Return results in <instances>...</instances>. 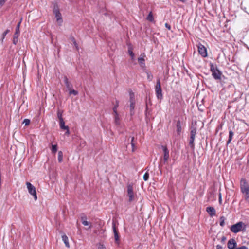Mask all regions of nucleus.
<instances>
[{"label":"nucleus","mask_w":249,"mask_h":249,"mask_svg":"<svg viewBox=\"0 0 249 249\" xmlns=\"http://www.w3.org/2000/svg\"><path fill=\"white\" fill-rule=\"evenodd\" d=\"M71 41H72V42L73 43V45L74 46H76L77 44H76V41H75V39L73 37H71Z\"/></svg>","instance_id":"39"},{"label":"nucleus","mask_w":249,"mask_h":249,"mask_svg":"<svg viewBox=\"0 0 249 249\" xmlns=\"http://www.w3.org/2000/svg\"><path fill=\"white\" fill-rule=\"evenodd\" d=\"M59 126L60 128L61 129L65 130V129H68V126L65 125V122L63 120L59 121Z\"/></svg>","instance_id":"20"},{"label":"nucleus","mask_w":249,"mask_h":249,"mask_svg":"<svg viewBox=\"0 0 249 249\" xmlns=\"http://www.w3.org/2000/svg\"><path fill=\"white\" fill-rule=\"evenodd\" d=\"M162 149L164 152L163 159H161L159 164V168L160 170V174H161V168L163 165L166 163L169 158V152L166 146H162Z\"/></svg>","instance_id":"2"},{"label":"nucleus","mask_w":249,"mask_h":249,"mask_svg":"<svg viewBox=\"0 0 249 249\" xmlns=\"http://www.w3.org/2000/svg\"><path fill=\"white\" fill-rule=\"evenodd\" d=\"M246 226L243 222H239L235 224L232 225L230 228L231 231L236 233L239 231H245Z\"/></svg>","instance_id":"1"},{"label":"nucleus","mask_w":249,"mask_h":249,"mask_svg":"<svg viewBox=\"0 0 249 249\" xmlns=\"http://www.w3.org/2000/svg\"><path fill=\"white\" fill-rule=\"evenodd\" d=\"M114 123L117 126L120 125V118L119 114L114 115Z\"/></svg>","instance_id":"17"},{"label":"nucleus","mask_w":249,"mask_h":249,"mask_svg":"<svg viewBox=\"0 0 249 249\" xmlns=\"http://www.w3.org/2000/svg\"><path fill=\"white\" fill-rule=\"evenodd\" d=\"M188 249H193V248L191 247H190Z\"/></svg>","instance_id":"51"},{"label":"nucleus","mask_w":249,"mask_h":249,"mask_svg":"<svg viewBox=\"0 0 249 249\" xmlns=\"http://www.w3.org/2000/svg\"><path fill=\"white\" fill-rule=\"evenodd\" d=\"M224 221H225V218L223 216H221L220 217V225L221 226H224V223H225Z\"/></svg>","instance_id":"34"},{"label":"nucleus","mask_w":249,"mask_h":249,"mask_svg":"<svg viewBox=\"0 0 249 249\" xmlns=\"http://www.w3.org/2000/svg\"><path fill=\"white\" fill-rule=\"evenodd\" d=\"M118 106H119L118 102L116 101V105L113 108L114 115L118 114V113L117 112V108Z\"/></svg>","instance_id":"26"},{"label":"nucleus","mask_w":249,"mask_h":249,"mask_svg":"<svg viewBox=\"0 0 249 249\" xmlns=\"http://www.w3.org/2000/svg\"><path fill=\"white\" fill-rule=\"evenodd\" d=\"M20 23H21V21H20V22L18 24V25H17V27H16V29H18V30H19V27H20Z\"/></svg>","instance_id":"46"},{"label":"nucleus","mask_w":249,"mask_h":249,"mask_svg":"<svg viewBox=\"0 0 249 249\" xmlns=\"http://www.w3.org/2000/svg\"><path fill=\"white\" fill-rule=\"evenodd\" d=\"M237 243L235 240L233 239H230L227 243V247L229 249H236Z\"/></svg>","instance_id":"12"},{"label":"nucleus","mask_w":249,"mask_h":249,"mask_svg":"<svg viewBox=\"0 0 249 249\" xmlns=\"http://www.w3.org/2000/svg\"><path fill=\"white\" fill-rule=\"evenodd\" d=\"M236 249H248V248L245 246H242L240 247L236 248Z\"/></svg>","instance_id":"43"},{"label":"nucleus","mask_w":249,"mask_h":249,"mask_svg":"<svg viewBox=\"0 0 249 249\" xmlns=\"http://www.w3.org/2000/svg\"><path fill=\"white\" fill-rule=\"evenodd\" d=\"M7 0H0V7H1Z\"/></svg>","instance_id":"38"},{"label":"nucleus","mask_w":249,"mask_h":249,"mask_svg":"<svg viewBox=\"0 0 249 249\" xmlns=\"http://www.w3.org/2000/svg\"><path fill=\"white\" fill-rule=\"evenodd\" d=\"M165 27H166L168 30H170V29H171V26H170V25L169 24H168V23H165Z\"/></svg>","instance_id":"44"},{"label":"nucleus","mask_w":249,"mask_h":249,"mask_svg":"<svg viewBox=\"0 0 249 249\" xmlns=\"http://www.w3.org/2000/svg\"><path fill=\"white\" fill-rule=\"evenodd\" d=\"M127 196L129 202L134 200L136 195L134 193L133 185L132 183H128L127 185Z\"/></svg>","instance_id":"3"},{"label":"nucleus","mask_w":249,"mask_h":249,"mask_svg":"<svg viewBox=\"0 0 249 249\" xmlns=\"http://www.w3.org/2000/svg\"><path fill=\"white\" fill-rule=\"evenodd\" d=\"M112 229H113V231L115 242L116 243H119V240H120V236L119 235L118 231L116 227V224L114 222H113V223H112Z\"/></svg>","instance_id":"11"},{"label":"nucleus","mask_w":249,"mask_h":249,"mask_svg":"<svg viewBox=\"0 0 249 249\" xmlns=\"http://www.w3.org/2000/svg\"><path fill=\"white\" fill-rule=\"evenodd\" d=\"M30 122V120L25 119L24 120L23 123L25 124V125H28L29 124Z\"/></svg>","instance_id":"37"},{"label":"nucleus","mask_w":249,"mask_h":249,"mask_svg":"<svg viewBox=\"0 0 249 249\" xmlns=\"http://www.w3.org/2000/svg\"><path fill=\"white\" fill-rule=\"evenodd\" d=\"M20 34V30L18 29H16L15 33L13 37H15V38H18L19 35Z\"/></svg>","instance_id":"29"},{"label":"nucleus","mask_w":249,"mask_h":249,"mask_svg":"<svg viewBox=\"0 0 249 249\" xmlns=\"http://www.w3.org/2000/svg\"><path fill=\"white\" fill-rule=\"evenodd\" d=\"M86 219V217H82L81 218L82 224L84 225V226H89V228H90L91 226V223L87 221Z\"/></svg>","instance_id":"19"},{"label":"nucleus","mask_w":249,"mask_h":249,"mask_svg":"<svg viewBox=\"0 0 249 249\" xmlns=\"http://www.w3.org/2000/svg\"><path fill=\"white\" fill-rule=\"evenodd\" d=\"M69 94L70 95L73 94L74 95H77L78 94V91L73 89H69Z\"/></svg>","instance_id":"28"},{"label":"nucleus","mask_w":249,"mask_h":249,"mask_svg":"<svg viewBox=\"0 0 249 249\" xmlns=\"http://www.w3.org/2000/svg\"><path fill=\"white\" fill-rule=\"evenodd\" d=\"M132 48H130L128 51V53H129V54L130 55V57H131V60L132 61H135L136 60V58H135V54L134 53H133V51L131 49Z\"/></svg>","instance_id":"21"},{"label":"nucleus","mask_w":249,"mask_h":249,"mask_svg":"<svg viewBox=\"0 0 249 249\" xmlns=\"http://www.w3.org/2000/svg\"><path fill=\"white\" fill-rule=\"evenodd\" d=\"M181 124L180 120H178L177 122V132L178 135H180L181 132Z\"/></svg>","instance_id":"18"},{"label":"nucleus","mask_w":249,"mask_h":249,"mask_svg":"<svg viewBox=\"0 0 249 249\" xmlns=\"http://www.w3.org/2000/svg\"><path fill=\"white\" fill-rule=\"evenodd\" d=\"M240 188L241 192L244 194L249 191V186L244 178H242L240 181Z\"/></svg>","instance_id":"9"},{"label":"nucleus","mask_w":249,"mask_h":249,"mask_svg":"<svg viewBox=\"0 0 249 249\" xmlns=\"http://www.w3.org/2000/svg\"><path fill=\"white\" fill-rule=\"evenodd\" d=\"M222 249V247H221L219 246V249Z\"/></svg>","instance_id":"49"},{"label":"nucleus","mask_w":249,"mask_h":249,"mask_svg":"<svg viewBox=\"0 0 249 249\" xmlns=\"http://www.w3.org/2000/svg\"><path fill=\"white\" fill-rule=\"evenodd\" d=\"M51 150L53 153H56L57 150V145H53L52 146Z\"/></svg>","instance_id":"30"},{"label":"nucleus","mask_w":249,"mask_h":249,"mask_svg":"<svg viewBox=\"0 0 249 249\" xmlns=\"http://www.w3.org/2000/svg\"><path fill=\"white\" fill-rule=\"evenodd\" d=\"M57 117L59 119V121L63 120V111L58 109L57 112Z\"/></svg>","instance_id":"23"},{"label":"nucleus","mask_w":249,"mask_h":249,"mask_svg":"<svg viewBox=\"0 0 249 249\" xmlns=\"http://www.w3.org/2000/svg\"><path fill=\"white\" fill-rule=\"evenodd\" d=\"M64 83L68 90L72 89L73 88L72 85L69 81L68 78L66 76H65L64 77Z\"/></svg>","instance_id":"13"},{"label":"nucleus","mask_w":249,"mask_h":249,"mask_svg":"<svg viewBox=\"0 0 249 249\" xmlns=\"http://www.w3.org/2000/svg\"><path fill=\"white\" fill-rule=\"evenodd\" d=\"M210 70L213 78L215 79H218V68L216 65L210 63Z\"/></svg>","instance_id":"10"},{"label":"nucleus","mask_w":249,"mask_h":249,"mask_svg":"<svg viewBox=\"0 0 249 249\" xmlns=\"http://www.w3.org/2000/svg\"><path fill=\"white\" fill-rule=\"evenodd\" d=\"M10 32V30L9 29H7L6 31H5L2 34V39L3 40L5 36H6V35Z\"/></svg>","instance_id":"33"},{"label":"nucleus","mask_w":249,"mask_h":249,"mask_svg":"<svg viewBox=\"0 0 249 249\" xmlns=\"http://www.w3.org/2000/svg\"><path fill=\"white\" fill-rule=\"evenodd\" d=\"M134 138L133 137L131 138V146H132V151H134V150H135V144L134 143Z\"/></svg>","instance_id":"32"},{"label":"nucleus","mask_w":249,"mask_h":249,"mask_svg":"<svg viewBox=\"0 0 249 249\" xmlns=\"http://www.w3.org/2000/svg\"><path fill=\"white\" fill-rule=\"evenodd\" d=\"M147 79L149 81H151L153 79V75L149 72L147 73Z\"/></svg>","instance_id":"35"},{"label":"nucleus","mask_w":249,"mask_h":249,"mask_svg":"<svg viewBox=\"0 0 249 249\" xmlns=\"http://www.w3.org/2000/svg\"><path fill=\"white\" fill-rule=\"evenodd\" d=\"M207 212L210 214L211 216H213L215 215V210L213 207H208L206 208Z\"/></svg>","instance_id":"15"},{"label":"nucleus","mask_w":249,"mask_h":249,"mask_svg":"<svg viewBox=\"0 0 249 249\" xmlns=\"http://www.w3.org/2000/svg\"><path fill=\"white\" fill-rule=\"evenodd\" d=\"M130 115L131 116L133 115L134 114V108L135 105V100L134 94L133 93H130Z\"/></svg>","instance_id":"8"},{"label":"nucleus","mask_w":249,"mask_h":249,"mask_svg":"<svg viewBox=\"0 0 249 249\" xmlns=\"http://www.w3.org/2000/svg\"><path fill=\"white\" fill-rule=\"evenodd\" d=\"M233 132L232 131H230L229 132V140L228 141V143H229L231 141L232 138L233 137Z\"/></svg>","instance_id":"31"},{"label":"nucleus","mask_w":249,"mask_h":249,"mask_svg":"<svg viewBox=\"0 0 249 249\" xmlns=\"http://www.w3.org/2000/svg\"><path fill=\"white\" fill-rule=\"evenodd\" d=\"M26 185L29 194L33 196L35 200H36L37 197L35 187L29 182H26Z\"/></svg>","instance_id":"6"},{"label":"nucleus","mask_w":249,"mask_h":249,"mask_svg":"<svg viewBox=\"0 0 249 249\" xmlns=\"http://www.w3.org/2000/svg\"><path fill=\"white\" fill-rule=\"evenodd\" d=\"M98 249H106V247L102 244H100L98 247Z\"/></svg>","instance_id":"40"},{"label":"nucleus","mask_w":249,"mask_h":249,"mask_svg":"<svg viewBox=\"0 0 249 249\" xmlns=\"http://www.w3.org/2000/svg\"><path fill=\"white\" fill-rule=\"evenodd\" d=\"M146 18L149 21L152 22L154 21V18L151 12L149 13Z\"/></svg>","instance_id":"25"},{"label":"nucleus","mask_w":249,"mask_h":249,"mask_svg":"<svg viewBox=\"0 0 249 249\" xmlns=\"http://www.w3.org/2000/svg\"><path fill=\"white\" fill-rule=\"evenodd\" d=\"M225 239H226V238L224 237L222 238V240L223 241V240H225Z\"/></svg>","instance_id":"48"},{"label":"nucleus","mask_w":249,"mask_h":249,"mask_svg":"<svg viewBox=\"0 0 249 249\" xmlns=\"http://www.w3.org/2000/svg\"><path fill=\"white\" fill-rule=\"evenodd\" d=\"M62 239L64 242L66 247L67 248H70L68 238L66 234H63L62 235Z\"/></svg>","instance_id":"16"},{"label":"nucleus","mask_w":249,"mask_h":249,"mask_svg":"<svg viewBox=\"0 0 249 249\" xmlns=\"http://www.w3.org/2000/svg\"><path fill=\"white\" fill-rule=\"evenodd\" d=\"M218 73H219V80L220 79V76L221 75V72L219 71V72H218Z\"/></svg>","instance_id":"47"},{"label":"nucleus","mask_w":249,"mask_h":249,"mask_svg":"<svg viewBox=\"0 0 249 249\" xmlns=\"http://www.w3.org/2000/svg\"><path fill=\"white\" fill-rule=\"evenodd\" d=\"M155 92L158 99H161L162 98L163 95L162 94V89L159 79L157 80L156 85L155 86Z\"/></svg>","instance_id":"5"},{"label":"nucleus","mask_w":249,"mask_h":249,"mask_svg":"<svg viewBox=\"0 0 249 249\" xmlns=\"http://www.w3.org/2000/svg\"><path fill=\"white\" fill-rule=\"evenodd\" d=\"M190 138L189 140V145L192 148H194V140L196 133V127L191 126L190 128Z\"/></svg>","instance_id":"4"},{"label":"nucleus","mask_w":249,"mask_h":249,"mask_svg":"<svg viewBox=\"0 0 249 249\" xmlns=\"http://www.w3.org/2000/svg\"><path fill=\"white\" fill-rule=\"evenodd\" d=\"M199 53L203 57L207 56L206 48H197Z\"/></svg>","instance_id":"14"},{"label":"nucleus","mask_w":249,"mask_h":249,"mask_svg":"<svg viewBox=\"0 0 249 249\" xmlns=\"http://www.w3.org/2000/svg\"><path fill=\"white\" fill-rule=\"evenodd\" d=\"M148 178H149V174L147 172H146L143 175V179L145 181H147L148 179Z\"/></svg>","instance_id":"36"},{"label":"nucleus","mask_w":249,"mask_h":249,"mask_svg":"<svg viewBox=\"0 0 249 249\" xmlns=\"http://www.w3.org/2000/svg\"><path fill=\"white\" fill-rule=\"evenodd\" d=\"M53 14L56 19V22L59 26H61L63 23L62 15L57 7H54L53 9Z\"/></svg>","instance_id":"7"},{"label":"nucleus","mask_w":249,"mask_h":249,"mask_svg":"<svg viewBox=\"0 0 249 249\" xmlns=\"http://www.w3.org/2000/svg\"><path fill=\"white\" fill-rule=\"evenodd\" d=\"M245 194V199L246 201L249 203V190L244 193Z\"/></svg>","instance_id":"27"},{"label":"nucleus","mask_w":249,"mask_h":249,"mask_svg":"<svg viewBox=\"0 0 249 249\" xmlns=\"http://www.w3.org/2000/svg\"><path fill=\"white\" fill-rule=\"evenodd\" d=\"M221 194L220 193H219V203H221Z\"/></svg>","instance_id":"45"},{"label":"nucleus","mask_w":249,"mask_h":249,"mask_svg":"<svg viewBox=\"0 0 249 249\" xmlns=\"http://www.w3.org/2000/svg\"><path fill=\"white\" fill-rule=\"evenodd\" d=\"M216 249H218V245H217V246H216Z\"/></svg>","instance_id":"50"},{"label":"nucleus","mask_w":249,"mask_h":249,"mask_svg":"<svg viewBox=\"0 0 249 249\" xmlns=\"http://www.w3.org/2000/svg\"><path fill=\"white\" fill-rule=\"evenodd\" d=\"M65 130H66V132H65V135H69L70 133L69 126L68 127V129H65Z\"/></svg>","instance_id":"42"},{"label":"nucleus","mask_w":249,"mask_h":249,"mask_svg":"<svg viewBox=\"0 0 249 249\" xmlns=\"http://www.w3.org/2000/svg\"><path fill=\"white\" fill-rule=\"evenodd\" d=\"M63 160V153L62 151H59L58 153V160L59 162H62Z\"/></svg>","instance_id":"24"},{"label":"nucleus","mask_w":249,"mask_h":249,"mask_svg":"<svg viewBox=\"0 0 249 249\" xmlns=\"http://www.w3.org/2000/svg\"><path fill=\"white\" fill-rule=\"evenodd\" d=\"M138 62L142 67L145 66V60L143 57L138 58Z\"/></svg>","instance_id":"22"},{"label":"nucleus","mask_w":249,"mask_h":249,"mask_svg":"<svg viewBox=\"0 0 249 249\" xmlns=\"http://www.w3.org/2000/svg\"><path fill=\"white\" fill-rule=\"evenodd\" d=\"M18 38H15V37H13V43L14 45H16L17 42H18Z\"/></svg>","instance_id":"41"}]
</instances>
